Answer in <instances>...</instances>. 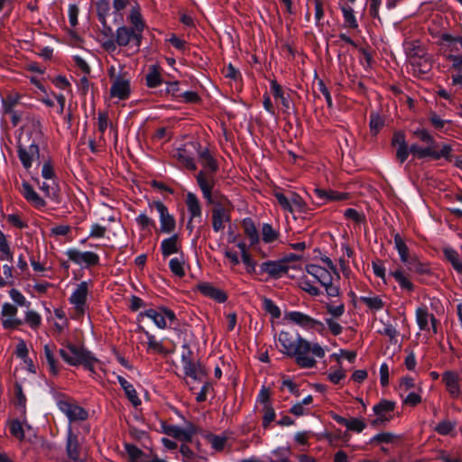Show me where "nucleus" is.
I'll list each match as a JSON object with an SVG mask.
<instances>
[{
    "mask_svg": "<svg viewBox=\"0 0 462 462\" xmlns=\"http://www.w3.org/2000/svg\"><path fill=\"white\" fill-rule=\"evenodd\" d=\"M198 157L203 170L196 174L197 184L208 204H211L214 203L212 193L217 182L216 173L218 171L219 166L208 148L198 151Z\"/></svg>",
    "mask_w": 462,
    "mask_h": 462,
    "instance_id": "nucleus-1",
    "label": "nucleus"
},
{
    "mask_svg": "<svg viewBox=\"0 0 462 462\" xmlns=\"http://www.w3.org/2000/svg\"><path fill=\"white\" fill-rule=\"evenodd\" d=\"M66 347L72 356L63 348L59 350V354L65 363L71 366L83 365L87 370L94 371V364L97 363L98 359L91 351L83 346H77L69 342L66 344Z\"/></svg>",
    "mask_w": 462,
    "mask_h": 462,
    "instance_id": "nucleus-2",
    "label": "nucleus"
},
{
    "mask_svg": "<svg viewBox=\"0 0 462 462\" xmlns=\"http://www.w3.org/2000/svg\"><path fill=\"white\" fill-rule=\"evenodd\" d=\"M278 341L282 346L281 352L288 357L294 358L297 364V356L301 352L309 350L308 340L302 337L298 332L281 331Z\"/></svg>",
    "mask_w": 462,
    "mask_h": 462,
    "instance_id": "nucleus-3",
    "label": "nucleus"
},
{
    "mask_svg": "<svg viewBox=\"0 0 462 462\" xmlns=\"http://www.w3.org/2000/svg\"><path fill=\"white\" fill-rule=\"evenodd\" d=\"M284 319L305 329H313L319 334H323L326 329L325 325L320 320L315 319L300 311H288L285 313Z\"/></svg>",
    "mask_w": 462,
    "mask_h": 462,
    "instance_id": "nucleus-4",
    "label": "nucleus"
},
{
    "mask_svg": "<svg viewBox=\"0 0 462 462\" xmlns=\"http://www.w3.org/2000/svg\"><path fill=\"white\" fill-rule=\"evenodd\" d=\"M143 35L138 31L125 25L120 26L116 31V42L120 47L133 46L139 49L142 44Z\"/></svg>",
    "mask_w": 462,
    "mask_h": 462,
    "instance_id": "nucleus-5",
    "label": "nucleus"
},
{
    "mask_svg": "<svg viewBox=\"0 0 462 462\" xmlns=\"http://www.w3.org/2000/svg\"><path fill=\"white\" fill-rule=\"evenodd\" d=\"M65 254L69 260L75 264L82 265L85 268L99 265L100 257L97 254L91 251L81 252L77 248H69L66 250Z\"/></svg>",
    "mask_w": 462,
    "mask_h": 462,
    "instance_id": "nucleus-6",
    "label": "nucleus"
},
{
    "mask_svg": "<svg viewBox=\"0 0 462 462\" xmlns=\"http://www.w3.org/2000/svg\"><path fill=\"white\" fill-rule=\"evenodd\" d=\"M91 283V280L81 282L69 298V303L75 306L78 314L83 315L86 311L89 284Z\"/></svg>",
    "mask_w": 462,
    "mask_h": 462,
    "instance_id": "nucleus-7",
    "label": "nucleus"
},
{
    "mask_svg": "<svg viewBox=\"0 0 462 462\" xmlns=\"http://www.w3.org/2000/svg\"><path fill=\"white\" fill-rule=\"evenodd\" d=\"M308 348L309 350L305 352H301L299 356H297V365L300 368H313L316 366V360L313 356H310L309 354L311 353L314 356L318 358H322L325 356V351L318 343L311 344L308 341Z\"/></svg>",
    "mask_w": 462,
    "mask_h": 462,
    "instance_id": "nucleus-8",
    "label": "nucleus"
},
{
    "mask_svg": "<svg viewBox=\"0 0 462 462\" xmlns=\"http://www.w3.org/2000/svg\"><path fill=\"white\" fill-rule=\"evenodd\" d=\"M17 313V306L9 302H5L2 305L1 321L4 329H17L20 326L23 325V319L16 317Z\"/></svg>",
    "mask_w": 462,
    "mask_h": 462,
    "instance_id": "nucleus-9",
    "label": "nucleus"
},
{
    "mask_svg": "<svg viewBox=\"0 0 462 462\" xmlns=\"http://www.w3.org/2000/svg\"><path fill=\"white\" fill-rule=\"evenodd\" d=\"M152 207L159 213L161 232L172 233L176 227V220L174 216L169 213L168 208L160 200L153 201Z\"/></svg>",
    "mask_w": 462,
    "mask_h": 462,
    "instance_id": "nucleus-10",
    "label": "nucleus"
},
{
    "mask_svg": "<svg viewBox=\"0 0 462 462\" xmlns=\"http://www.w3.org/2000/svg\"><path fill=\"white\" fill-rule=\"evenodd\" d=\"M162 427L163 433L184 442H190L193 435L196 433V428L190 422L185 429L177 425L166 424L165 422L162 424Z\"/></svg>",
    "mask_w": 462,
    "mask_h": 462,
    "instance_id": "nucleus-11",
    "label": "nucleus"
},
{
    "mask_svg": "<svg viewBox=\"0 0 462 462\" xmlns=\"http://www.w3.org/2000/svg\"><path fill=\"white\" fill-rule=\"evenodd\" d=\"M59 410L67 416L69 422L83 421L88 418V411L71 402L69 399L66 402H60Z\"/></svg>",
    "mask_w": 462,
    "mask_h": 462,
    "instance_id": "nucleus-12",
    "label": "nucleus"
},
{
    "mask_svg": "<svg viewBox=\"0 0 462 462\" xmlns=\"http://www.w3.org/2000/svg\"><path fill=\"white\" fill-rule=\"evenodd\" d=\"M460 376L457 372L447 370L442 374V383L449 396L453 399L462 398V389L460 386Z\"/></svg>",
    "mask_w": 462,
    "mask_h": 462,
    "instance_id": "nucleus-13",
    "label": "nucleus"
},
{
    "mask_svg": "<svg viewBox=\"0 0 462 462\" xmlns=\"http://www.w3.org/2000/svg\"><path fill=\"white\" fill-rule=\"evenodd\" d=\"M259 268V273H266L271 278L275 280L287 274L290 269L289 265L284 264L281 259L277 261H265L260 264Z\"/></svg>",
    "mask_w": 462,
    "mask_h": 462,
    "instance_id": "nucleus-14",
    "label": "nucleus"
},
{
    "mask_svg": "<svg viewBox=\"0 0 462 462\" xmlns=\"http://www.w3.org/2000/svg\"><path fill=\"white\" fill-rule=\"evenodd\" d=\"M17 155L23 168L29 170L32 165L33 159H39L40 148L38 144L34 143H31L28 148L18 145Z\"/></svg>",
    "mask_w": 462,
    "mask_h": 462,
    "instance_id": "nucleus-15",
    "label": "nucleus"
},
{
    "mask_svg": "<svg viewBox=\"0 0 462 462\" xmlns=\"http://www.w3.org/2000/svg\"><path fill=\"white\" fill-rule=\"evenodd\" d=\"M197 288H198V291L202 295H204L211 300H214L215 301H217L218 303H224L227 300V294L224 291L215 287L210 282H200L198 284Z\"/></svg>",
    "mask_w": 462,
    "mask_h": 462,
    "instance_id": "nucleus-16",
    "label": "nucleus"
},
{
    "mask_svg": "<svg viewBox=\"0 0 462 462\" xmlns=\"http://www.w3.org/2000/svg\"><path fill=\"white\" fill-rule=\"evenodd\" d=\"M131 94L130 81L129 79H123L118 76L113 82L110 88V96L112 97H117L120 100H125L129 98Z\"/></svg>",
    "mask_w": 462,
    "mask_h": 462,
    "instance_id": "nucleus-17",
    "label": "nucleus"
},
{
    "mask_svg": "<svg viewBox=\"0 0 462 462\" xmlns=\"http://www.w3.org/2000/svg\"><path fill=\"white\" fill-rule=\"evenodd\" d=\"M270 88L275 100H280L283 112L287 113L291 108V93H292V90L289 89L288 93H285L275 79L270 81Z\"/></svg>",
    "mask_w": 462,
    "mask_h": 462,
    "instance_id": "nucleus-18",
    "label": "nucleus"
},
{
    "mask_svg": "<svg viewBox=\"0 0 462 462\" xmlns=\"http://www.w3.org/2000/svg\"><path fill=\"white\" fill-rule=\"evenodd\" d=\"M306 272L313 276L317 282L320 283L321 286L328 285V282L333 281V276L330 273V270H328L325 267H321L318 264L310 263L307 264Z\"/></svg>",
    "mask_w": 462,
    "mask_h": 462,
    "instance_id": "nucleus-19",
    "label": "nucleus"
},
{
    "mask_svg": "<svg viewBox=\"0 0 462 462\" xmlns=\"http://www.w3.org/2000/svg\"><path fill=\"white\" fill-rule=\"evenodd\" d=\"M179 235L173 234L170 237L164 238L161 243V252L164 258L169 257L173 254L182 253L180 252V245L178 243Z\"/></svg>",
    "mask_w": 462,
    "mask_h": 462,
    "instance_id": "nucleus-20",
    "label": "nucleus"
},
{
    "mask_svg": "<svg viewBox=\"0 0 462 462\" xmlns=\"http://www.w3.org/2000/svg\"><path fill=\"white\" fill-rule=\"evenodd\" d=\"M66 452L69 459L73 461L79 459V443L78 436L73 433L71 427L68 429Z\"/></svg>",
    "mask_w": 462,
    "mask_h": 462,
    "instance_id": "nucleus-21",
    "label": "nucleus"
},
{
    "mask_svg": "<svg viewBox=\"0 0 462 462\" xmlns=\"http://www.w3.org/2000/svg\"><path fill=\"white\" fill-rule=\"evenodd\" d=\"M161 75V67L157 64L149 66L148 72L145 76V84L149 88H155L163 83Z\"/></svg>",
    "mask_w": 462,
    "mask_h": 462,
    "instance_id": "nucleus-22",
    "label": "nucleus"
},
{
    "mask_svg": "<svg viewBox=\"0 0 462 462\" xmlns=\"http://www.w3.org/2000/svg\"><path fill=\"white\" fill-rule=\"evenodd\" d=\"M117 381L133 406L137 407L141 405V399L138 397L134 385L121 375L117 376Z\"/></svg>",
    "mask_w": 462,
    "mask_h": 462,
    "instance_id": "nucleus-23",
    "label": "nucleus"
},
{
    "mask_svg": "<svg viewBox=\"0 0 462 462\" xmlns=\"http://www.w3.org/2000/svg\"><path fill=\"white\" fill-rule=\"evenodd\" d=\"M185 202L191 219L200 218L202 208L198 197L192 192H188Z\"/></svg>",
    "mask_w": 462,
    "mask_h": 462,
    "instance_id": "nucleus-24",
    "label": "nucleus"
},
{
    "mask_svg": "<svg viewBox=\"0 0 462 462\" xmlns=\"http://www.w3.org/2000/svg\"><path fill=\"white\" fill-rule=\"evenodd\" d=\"M143 317L152 319L155 326L160 329H165L168 327L167 322L164 319V316L162 315V312L159 310V309H149L143 312H140L137 319L140 320V319Z\"/></svg>",
    "mask_w": 462,
    "mask_h": 462,
    "instance_id": "nucleus-25",
    "label": "nucleus"
},
{
    "mask_svg": "<svg viewBox=\"0 0 462 462\" xmlns=\"http://www.w3.org/2000/svg\"><path fill=\"white\" fill-rule=\"evenodd\" d=\"M242 227L245 235L250 240L251 246L257 245L260 241V236L254 220L251 217L244 218L242 221Z\"/></svg>",
    "mask_w": 462,
    "mask_h": 462,
    "instance_id": "nucleus-26",
    "label": "nucleus"
},
{
    "mask_svg": "<svg viewBox=\"0 0 462 462\" xmlns=\"http://www.w3.org/2000/svg\"><path fill=\"white\" fill-rule=\"evenodd\" d=\"M407 269L411 272H413L419 275H429L431 273L430 268L425 263L419 261L416 256H411L408 259V262H405Z\"/></svg>",
    "mask_w": 462,
    "mask_h": 462,
    "instance_id": "nucleus-27",
    "label": "nucleus"
},
{
    "mask_svg": "<svg viewBox=\"0 0 462 462\" xmlns=\"http://www.w3.org/2000/svg\"><path fill=\"white\" fill-rule=\"evenodd\" d=\"M212 204L214 205L212 208V228L216 233H218L225 228L223 222V205L215 200Z\"/></svg>",
    "mask_w": 462,
    "mask_h": 462,
    "instance_id": "nucleus-28",
    "label": "nucleus"
},
{
    "mask_svg": "<svg viewBox=\"0 0 462 462\" xmlns=\"http://www.w3.org/2000/svg\"><path fill=\"white\" fill-rule=\"evenodd\" d=\"M136 331L144 334L145 337H147L148 350H152L158 354L169 353L168 351H166L162 344L157 341L155 337L152 334H151L148 330H146L142 325H138Z\"/></svg>",
    "mask_w": 462,
    "mask_h": 462,
    "instance_id": "nucleus-29",
    "label": "nucleus"
},
{
    "mask_svg": "<svg viewBox=\"0 0 462 462\" xmlns=\"http://www.w3.org/2000/svg\"><path fill=\"white\" fill-rule=\"evenodd\" d=\"M390 275L394 278V280L398 282L399 286L402 290L408 291L410 292L414 291V284L407 278L401 267L392 271Z\"/></svg>",
    "mask_w": 462,
    "mask_h": 462,
    "instance_id": "nucleus-30",
    "label": "nucleus"
},
{
    "mask_svg": "<svg viewBox=\"0 0 462 462\" xmlns=\"http://www.w3.org/2000/svg\"><path fill=\"white\" fill-rule=\"evenodd\" d=\"M435 147H439V150L436 151L433 148V160H440L445 159L448 162H453L454 155H453V147L448 143H442L441 145H438L436 143Z\"/></svg>",
    "mask_w": 462,
    "mask_h": 462,
    "instance_id": "nucleus-31",
    "label": "nucleus"
},
{
    "mask_svg": "<svg viewBox=\"0 0 462 462\" xmlns=\"http://www.w3.org/2000/svg\"><path fill=\"white\" fill-rule=\"evenodd\" d=\"M173 157L188 170H197V165L194 162L193 157L189 156L185 149H178L176 152L173 154Z\"/></svg>",
    "mask_w": 462,
    "mask_h": 462,
    "instance_id": "nucleus-32",
    "label": "nucleus"
},
{
    "mask_svg": "<svg viewBox=\"0 0 462 462\" xmlns=\"http://www.w3.org/2000/svg\"><path fill=\"white\" fill-rule=\"evenodd\" d=\"M443 254L446 260L451 263L452 267L458 273H462V261L459 258L458 253L451 247H445Z\"/></svg>",
    "mask_w": 462,
    "mask_h": 462,
    "instance_id": "nucleus-33",
    "label": "nucleus"
},
{
    "mask_svg": "<svg viewBox=\"0 0 462 462\" xmlns=\"http://www.w3.org/2000/svg\"><path fill=\"white\" fill-rule=\"evenodd\" d=\"M43 352L50 373L52 375H58L60 373V366L57 359L55 358L52 348L49 345H45L43 347Z\"/></svg>",
    "mask_w": 462,
    "mask_h": 462,
    "instance_id": "nucleus-34",
    "label": "nucleus"
},
{
    "mask_svg": "<svg viewBox=\"0 0 462 462\" xmlns=\"http://www.w3.org/2000/svg\"><path fill=\"white\" fill-rule=\"evenodd\" d=\"M393 240H394V247L397 250L400 259L402 263L408 262V259L411 257L409 255V248L405 242L403 241L402 237L399 233H395L393 235Z\"/></svg>",
    "mask_w": 462,
    "mask_h": 462,
    "instance_id": "nucleus-35",
    "label": "nucleus"
},
{
    "mask_svg": "<svg viewBox=\"0 0 462 462\" xmlns=\"http://www.w3.org/2000/svg\"><path fill=\"white\" fill-rule=\"evenodd\" d=\"M42 316L33 310H27L24 312L23 324H27L32 330H37L42 325Z\"/></svg>",
    "mask_w": 462,
    "mask_h": 462,
    "instance_id": "nucleus-36",
    "label": "nucleus"
},
{
    "mask_svg": "<svg viewBox=\"0 0 462 462\" xmlns=\"http://www.w3.org/2000/svg\"><path fill=\"white\" fill-rule=\"evenodd\" d=\"M416 322L420 328V330H429V319H430V314L428 311V309L426 306L419 307L416 310Z\"/></svg>",
    "mask_w": 462,
    "mask_h": 462,
    "instance_id": "nucleus-37",
    "label": "nucleus"
},
{
    "mask_svg": "<svg viewBox=\"0 0 462 462\" xmlns=\"http://www.w3.org/2000/svg\"><path fill=\"white\" fill-rule=\"evenodd\" d=\"M169 268L175 276L179 278L185 276L183 253H181L180 257H174L170 260Z\"/></svg>",
    "mask_w": 462,
    "mask_h": 462,
    "instance_id": "nucleus-38",
    "label": "nucleus"
},
{
    "mask_svg": "<svg viewBox=\"0 0 462 462\" xmlns=\"http://www.w3.org/2000/svg\"><path fill=\"white\" fill-rule=\"evenodd\" d=\"M129 22L133 24V29L138 31L139 32H143L145 24L142 19L141 13L139 11L138 5L136 7H133L131 13L128 16Z\"/></svg>",
    "mask_w": 462,
    "mask_h": 462,
    "instance_id": "nucleus-39",
    "label": "nucleus"
},
{
    "mask_svg": "<svg viewBox=\"0 0 462 462\" xmlns=\"http://www.w3.org/2000/svg\"><path fill=\"white\" fill-rule=\"evenodd\" d=\"M97 16L100 23H106L110 12L109 0H97L96 2Z\"/></svg>",
    "mask_w": 462,
    "mask_h": 462,
    "instance_id": "nucleus-40",
    "label": "nucleus"
},
{
    "mask_svg": "<svg viewBox=\"0 0 462 462\" xmlns=\"http://www.w3.org/2000/svg\"><path fill=\"white\" fill-rule=\"evenodd\" d=\"M344 21L350 29H356L358 27L357 20L355 16L354 10L351 6L344 5L340 7Z\"/></svg>",
    "mask_w": 462,
    "mask_h": 462,
    "instance_id": "nucleus-41",
    "label": "nucleus"
},
{
    "mask_svg": "<svg viewBox=\"0 0 462 462\" xmlns=\"http://www.w3.org/2000/svg\"><path fill=\"white\" fill-rule=\"evenodd\" d=\"M280 233L274 230L272 225L263 223L262 226V239L265 244H271L278 239Z\"/></svg>",
    "mask_w": 462,
    "mask_h": 462,
    "instance_id": "nucleus-42",
    "label": "nucleus"
},
{
    "mask_svg": "<svg viewBox=\"0 0 462 462\" xmlns=\"http://www.w3.org/2000/svg\"><path fill=\"white\" fill-rule=\"evenodd\" d=\"M383 125H384L383 118L378 113L372 112L369 116V126H370L371 134L373 135H377V134L383 127Z\"/></svg>",
    "mask_w": 462,
    "mask_h": 462,
    "instance_id": "nucleus-43",
    "label": "nucleus"
},
{
    "mask_svg": "<svg viewBox=\"0 0 462 462\" xmlns=\"http://www.w3.org/2000/svg\"><path fill=\"white\" fill-rule=\"evenodd\" d=\"M344 217L346 219L354 221L356 225L366 223V217L365 213L359 212L352 208H348L344 211Z\"/></svg>",
    "mask_w": 462,
    "mask_h": 462,
    "instance_id": "nucleus-44",
    "label": "nucleus"
},
{
    "mask_svg": "<svg viewBox=\"0 0 462 462\" xmlns=\"http://www.w3.org/2000/svg\"><path fill=\"white\" fill-rule=\"evenodd\" d=\"M263 308L273 319H279L282 315L280 308L269 298H263Z\"/></svg>",
    "mask_w": 462,
    "mask_h": 462,
    "instance_id": "nucleus-45",
    "label": "nucleus"
},
{
    "mask_svg": "<svg viewBox=\"0 0 462 462\" xmlns=\"http://www.w3.org/2000/svg\"><path fill=\"white\" fill-rule=\"evenodd\" d=\"M395 408V402L385 399L381 400L378 403L374 405L373 411L374 414H384L385 412H391Z\"/></svg>",
    "mask_w": 462,
    "mask_h": 462,
    "instance_id": "nucleus-46",
    "label": "nucleus"
},
{
    "mask_svg": "<svg viewBox=\"0 0 462 462\" xmlns=\"http://www.w3.org/2000/svg\"><path fill=\"white\" fill-rule=\"evenodd\" d=\"M360 300L373 310H380L383 308L384 303L379 296L366 297L361 296Z\"/></svg>",
    "mask_w": 462,
    "mask_h": 462,
    "instance_id": "nucleus-47",
    "label": "nucleus"
},
{
    "mask_svg": "<svg viewBox=\"0 0 462 462\" xmlns=\"http://www.w3.org/2000/svg\"><path fill=\"white\" fill-rule=\"evenodd\" d=\"M9 296L16 306L30 308L31 302L26 300L23 293L17 289H11L9 291Z\"/></svg>",
    "mask_w": 462,
    "mask_h": 462,
    "instance_id": "nucleus-48",
    "label": "nucleus"
},
{
    "mask_svg": "<svg viewBox=\"0 0 462 462\" xmlns=\"http://www.w3.org/2000/svg\"><path fill=\"white\" fill-rule=\"evenodd\" d=\"M291 205L292 207V209L294 210V208L298 209V211L301 213H306L309 210V207L306 204V202L303 200L300 195L295 192L291 193Z\"/></svg>",
    "mask_w": 462,
    "mask_h": 462,
    "instance_id": "nucleus-49",
    "label": "nucleus"
},
{
    "mask_svg": "<svg viewBox=\"0 0 462 462\" xmlns=\"http://www.w3.org/2000/svg\"><path fill=\"white\" fill-rule=\"evenodd\" d=\"M208 440L215 450L221 451L225 448L227 438L221 435L208 434Z\"/></svg>",
    "mask_w": 462,
    "mask_h": 462,
    "instance_id": "nucleus-50",
    "label": "nucleus"
},
{
    "mask_svg": "<svg viewBox=\"0 0 462 462\" xmlns=\"http://www.w3.org/2000/svg\"><path fill=\"white\" fill-rule=\"evenodd\" d=\"M396 436L392 432H381L370 439L369 444L392 443Z\"/></svg>",
    "mask_w": 462,
    "mask_h": 462,
    "instance_id": "nucleus-51",
    "label": "nucleus"
},
{
    "mask_svg": "<svg viewBox=\"0 0 462 462\" xmlns=\"http://www.w3.org/2000/svg\"><path fill=\"white\" fill-rule=\"evenodd\" d=\"M20 97L8 95L5 98L2 99L3 108L5 114H12L14 112V107L19 103Z\"/></svg>",
    "mask_w": 462,
    "mask_h": 462,
    "instance_id": "nucleus-52",
    "label": "nucleus"
},
{
    "mask_svg": "<svg viewBox=\"0 0 462 462\" xmlns=\"http://www.w3.org/2000/svg\"><path fill=\"white\" fill-rule=\"evenodd\" d=\"M300 287L302 291H306L311 296H319L322 294V291L318 287L314 286L312 282L306 277H303L300 280Z\"/></svg>",
    "mask_w": 462,
    "mask_h": 462,
    "instance_id": "nucleus-53",
    "label": "nucleus"
},
{
    "mask_svg": "<svg viewBox=\"0 0 462 462\" xmlns=\"http://www.w3.org/2000/svg\"><path fill=\"white\" fill-rule=\"evenodd\" d=\"M413 134L428 145H431L432 147L436 146L434 137L426 129L419 128L413 132Z\"/></svg>",
    "mask_w": 462,
    "mask_h": 462,
    "instance_id": "nucleus-54",
    "label": "nucleus"
},
{
    "mask_svg": "<svg viewBox=\"0 0 462 462\" xmlns=\"http://www.w3.org/2000/svg\"><path fill=\"white\" fill-rule=\"evenodd\" d=\"M167 84V87L164 90H161V94L162 95L163 93L164 94H167V95H171L172 97L174 99H178L179 97H180V82L175 80V81H171V82H165Z\"/></svg>",
    "mask_w": 462,
    "mask_h": 462,
    "instance_id": "nucleus-55",
    "label": "nucleus"
},
{
    "mask_svg": "<svg viewBox=\"0 0 462 462\" xmlns=\"http://www.w3.org/2000/svg\"><path fill=\"white\" fill-rule=\"evenodd\" d=\"M264 414L263 417V427L267 429L271 422L275 420L276 412L274 409L270 405L266 404L263 407Z\"/></svg>",
    "mask_w": 462,
    "mask_h": 462,
    "instance_id": "nucleus-56",
    "label": "nucleus"
},
{
    "mask_svg": "<svg viewBox=\"0 0 462 462\" xmlns=\"http://www.w3.org/2000/svg\"><path fill=\"white\" fill-rule=\"evenodd\" d=\"M455 429V424L449 420H441L435 428L436 432L439 435L447 436L450 434Z\"/></svg>",
    "mask_w": 462,
    "mask_h": 462,
    "instance_id": "nucleus-57",
    "label": "nucleus"
},
{
    "mask_svg": "<svg viewBox=\"0 0 462 462\" xmlns=\"http://www.w3.org/2000/svg\"><path fill=\"white\" fill-rule=\"evenodd\" d=\"M366 428V424L364 420L359 418H352L348 420L346 425V429L348 430L355 431L356 433H361Z\"/></svg>",
    "mask_w": 462,
    "mask_h": 462,
    "instance_id": "nucleus-58",
    "label": "nucleus"
},
{
    "mask_svg": "<svg viewBox=\"0 0 462 462\" xmlns=\"http://www.w3.org/2000/svg\"><path fill=\"white\" fill-rule=\"evenodd\" d=\"M136 223L140 226L143 230L147 229L148 227H155V221L150 218L146 214L141 213L135 218Z\"/></svg>",
    "mask_w": 462,
    "mask_h": 462,
    "instance_id": "nucleus-59",
    "label": "nucleus"
},
{
    "mask_svg": "<svg viewBox=\"0 0 462 462\" xmlns=\"http://www.w3.org/2000/svg\"><path fill=\"white\" fill-rule=\"evenodd\" d=\"M10 432L13 436L19 439H24V430L23 429L22 423L19 420H13L10 424Z\"/></svg>",
    "mask_w": 462,
    "mask_h": 462,
    "instance_id": "nucleus-60",
    "label": "nucleus"
},
{
    "mask_svg": "<svg viewBox=\"0 0 462 462\" xmlns=\"http://www.w3.org/2000/svg\"><path fill=\"white\" fill-rule=\"evenodd\" d=\"M125 449L126 453L128 454L131 460H136L140 458L142 456H143V452L142 449H140L137 446L131 443H125Z\"/></svg>",
    "mask_w": 462,
    "mask_h": 462,
    "instance_id": "nucleus-61",
    "label": "nucleus"
},
{
    "mask_svg": "<svg viewBox=\"0 0 462 462\" xmlns=\"http://www.w3.org/2000/svg\"><path fill=\"white\" fill-rule=\"evenodd\" d=\"M274 197L278 201L279 205L282 208V209L291 213L293 212L292 207L291 205V199L289 197L285 196L283 193L281 192H275Z\"/></svg>",
    "mask_w": 462,
    "mask_h": 462,
    "instance_id": "nucleus-62",
    "label": "nucleus"
},
{
    "mask_svg": "<svg viewBox=\"0 0 462 462\" xmlns=\"http://www.w3.org/2000/svg\"><path fill=\"white\" fill-rule=\"evenodd\" d=\"M158 309L162 312L164 319H168L170 321V325H179V319L173 310L163 305L159 306Z\"/></svg>",
    "mask_w": 462,
    "mask_h": 462,
    "instance_id": "nucleus-63",
    "label": "nucleus"
},
{
    "mask_svg": "<svg viewBox=\"0 0 462 462\" xmlns=\"http://www.w3.org/2000/svg\"><path fill=\"white\" fill-rule=\"evenodd\" d=\"M180 97L182 98V101L187 104H198L201 101L199 95L191 90L181 93Z\"/></svg>",
    "mask_w": 462,
    "mask_h": 462,
    "instance_id": "nucleus-64",
    "label": "nucleus"
}]
</instances>
